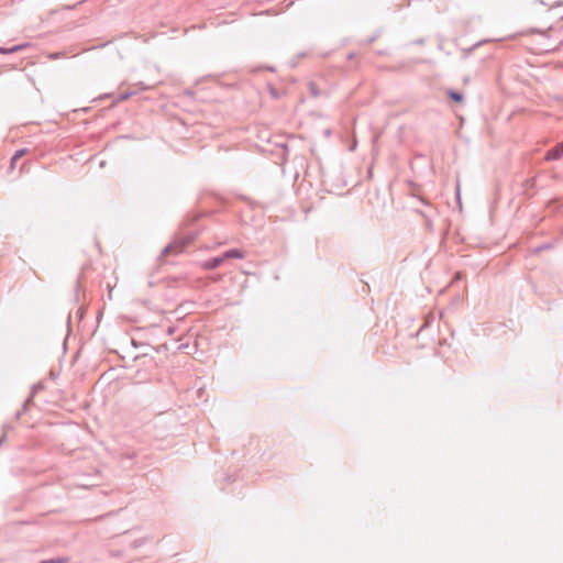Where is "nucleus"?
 Wrapping results in <instances>:
<instances>
[{
    "label": "nucleus",
    "mask_w": 563,
    "mask_h": 563,
    "mask_svg": "<svg viewBox=\"0 0 563 563\" xmlns=\"http://www.w3.org/2000/svg\"><path fill=\"white\" fill-rule=\"evenodd\" d=\"M322 190L328 194L342 196L349 186L345 178H316Z\"/></svg>",
    "instance_id": "obj_1"
},
{
    "label": "nucleus",
    "mask_w": 563,
    "mask_h": 563,
    "mask_svg": "<svg viewBox=\"0 0 563 563\" xmlns=\"http://www.w3.org/2000/svg\"><path fill=\"white\" fill-rule=\"evenodd\" d=\"M198 229L185 230L180 233L174 241L178 244V252H184V250L190 245L195 239L198 236Z\"/></svg>",
    "instance_id": "obj_2"
},
{
    "label": "nucleus",
    "mask_w": 563,
    "mask_h": 563,
    "mask_svg": "<svg viewBox=\"0 0 563 563\" xmlns=\"http://www.w3.org/2000/svg\"><path fill=\"white\" fill-rule=\"evenodd\" d=\"M536 178H520V181H512L511 188L515 195H528L530 196V190L534 187Z\"/></svg>",
    "instance_id": "obj_3"
},
{
    "label": "nucleus",
    "mask_w": 563,
    "mask_h": 563,
    "mask_svg": "<svg viewBox=\"0 0 563 563\" xmlns=\"http://www.w3.org/2000/svg\"><path fill=\"white\" fill-rule=\"evenodd\" d=\"M417 212L424 218L426 229L432 231L433 230L432 217L435 213L434 209L429 206V210H427V211L417 210Z\"/></svg>",
    "instance_id": "obj_4"
},
{
    "label": "nucleus",
    "mask_w": 563,
    "mask_h": 563,
    "mask_svg": "<svg viewBox=\"0 0 563 563\" xmlns=\"http://www.w3.org/2000/svg\"><path fill=\"white\" fill-rule=\"evenodd\" d=\"M223 262H224V260H223L222 255H220V256H216L208 261L202 262L201 267L210 271V269H214V268L219 267Z\"/></svg>",
    "instance_id": "obj_5"
},
{
    "label": "nucleus",
    "mask_w": 563,
    "mask_h": 563,
    "mask_svg": "<svg viewBox=\"0 0 563 563\" xmlns=\"http://www.w3.org/2000/svg\"><path fill=\"white\" fill-rule=\"evenodd\" d=\"M563 156V142L558 144L554 148L548 152L545 158L548 161L559 159Z\"/></svg>",
    "instance_id": "obj_6"
},
{
    "label": "nucleus",
    "mask_w": 563,
    "mask_h": 563,
    "mask_svg": "<svg viewBox=\"0 0 563 563\" xmlns=\"http://www.w3.org/2000/svg\"><path fill=\"white\" fill-rule=\"evenodd\" d=\"M223 260L229 258H244V252L240 249H231L222 254Z\"/></svg>",
    "instance_id": "obj_7"
},
{
    "label": "nucleus",
    "mask_w": 563,
    "mask_h": 563,
    "mask_svg": "<svg viewBox=\"0 0 563 563\" xmlns=\"http://www.w3.org/2000/svg\"><path fill=\"white\" fill-rule=\"evenodd\" d=\"M553 247H554V244L552 242H547V243H542V244H540L538 246H534V247L530 249L529 253L531 255H537V254H539V253H541L543 251H548V250H551Z\"/></svg>",
    "instance_id": "obj_8"
},
{
    "label": "nucleus",
    "mask_w": 563,
    "mask_h": 563,
    "mask_svg": "<svg viewBox=\"0 0 563 563\" xmlns=\"http://www.w3.org/2000/svg\"><path fill=\"white\" fill-rule=\"evenodd\" d=\"M180 252H178V244L175 243V241H173L172 243H169L168 245H166L162 253H161V256H167L169 254H179Z\"/></svg>",
    "instance_id": "obj_9"
},
{
    "label": "nucleus",
    "mask_w": 563,
    "mask_h": 563,
    "mask_svg": "<svg viewBox=\"0 0 563 563\" xmlns=\"http://www.w3.org/2000/svg\"><path fill=\"white\" fill-rule=\"evenodd\" d=\"M29 46V44H21V45H15L11 48H1L0 47V53L1 54H12V53H15V52H19L21 49H24Z\"/></svg>",
    "instance_id": "obj_10"
},
{
    "label": "nucleus",
    "mask_w": 563,
    "mask_h": 563,
    "mask_svg": "<svg viewBox=\"0 0 563 563\" xmlns=\"http://www.w3.org/2000/svg\"><path fill=\"white\" fill-rule=\"evenodd\" d=\"M148 541H151V538H148V537H142V538L135 539L131 543V548L132 549H137V548L143 547L144 544H146Z\"/></svg>",
    "instance_id": "obj_11"
},
{
    "label": "nucleus",
    "mask_w": 563,
    "mask_h": 563,
    "mask_svg": "<svg viewBox=\"0 0 563 563\" xmlns=\"http://www.w3.org/2000/svg\"><path fill=\"white\" fill-rule=\"evenodd\" d=\"M448 95L455 102H462L463 101V96L461 93L456 92V91H449Z\"/></svg>",
    "instance_id": "obj_12"
},
{
    "label": "nucleus",
    "mask_w": 563,
    "mask_h": 563,
    "mask_svg": "<svg viewBox=\"0 0 563 563\" xmlns=\"http://www.w3.org/2000/svg\"><path fill=\"white\" fill-rule=\"evenodd\" d=\"M68 561L67 558H56V559H47L41 561V563H66Z\"/></svg>",
    "instance_id": "obj_13"
},
{
    "label": "nucleus",
    "mask_w": 563,
    "mask_h": 563,
    "mask_svg": "<svg viewBox=\"0 0 563 563\" xmlns=\"http://www.w3.org/2000/svg\"><path fill=\"white\" fill-rule=\"evenodd\" d=\"M298 179H299L298 177H295V178H294V184H292V186H294V187H298V189H299V190L305 186V184H306V183H307V184H309V185L311 186V183H310V181H308V179H307V178H301V181H300V184H299V185L297 184Z\"/></svg>",
    "instance_id": "obj_14"
},
{
    "label": "nucleus",
    "mask_w": 563,
    "mask_h": 563,
    "mask_svg": "<svg viewBox=\"0 0 563 563\" xmlns=\"http://www.w3.org/2000/svg\"><path fill=\"white\" fill-rule=\"evenodd\" d=\"M33 398H34V396L30 395V396L25 399V401H24V404H23V406H22V411H27L29 407H30L31 405H33Z\"/></svg>",
    "instance_id": "obj_15"
},
{
    "label": "nucleus",
    "mask_w": 563,
    "mask_h": 563,
    "mask_svg": "<svg viewBox=\"0 0 563 563\" xmlns=\"http://www.w3.org/2000/svg\"><path fill=\"white\" fill-rule=\"evenodd\" d=\"M180 282H183V279L177 278V277H169V278H167V286L175 287Z\"/></svg>",
    "instance_id": "obj_16"
},
{
    "label": "nucleus",
    "mask_w": 563,
    "mask_h": 563,
    "mask_svg": "<svg viewBox=\"0 0 563 563\" xmlns=\"http://www.w3.org/2000/svg\"><path fill=\"white\" fill-rule=\"evenodd\" d=\"M44 388V385L42 383L34 384L31 388L32 396H35L38 390H42Z\"/></svg>",
    "instance_id": "obj_17"
},
{
    "label": "nucleus",
    "mask_w": 563,
    "mask_h": 563,
    "mask_svg": "<svg viewBox=\"0 0 563 563\" xmlns=\"http://www.w3.org/2000/svg\"><path fill=\"white\" fill-rule=\"evenodd\" d=\"M117 512H118V511H109V512H107V514H104V515H101V516L96 517L93 520H95V521H101V520H103V519H106V518H108V517H110V516H112V515H114V514H117Z\"/></svg>",
    "instance_id": "obj_18"
},
{
    "label": "nucleus",
    "mask_w": 563,
    "mask_h": 563,
    "mask_svg": "<svg viewBox=\"0 0 563 563\" xmlns=\"http://www.w3.org/2000/svg\"><path fill=\"white\" fill-rule=\"evenodd\" d=\"M197 220H198V217L192 218V219H189V220H186V221L184 222V230H185L187 227H189L191 223H194L195 221H197Z\"/></svg>",
    "instance_id": "obj_19"
},
{
    "label": "nucleus",
    "mask_w": 563,
    "mask_h": 563,
    "mask_svg": "<svg viewBox=\"0 0 563 563\" xmlns=\"http://www.w3.org/2000/svg\"><path fill=\"white\" fill-rule=\"evenodd\" d=\"M22 156V152H18L13 157H12V165L15 164V162Z\"/></svg>",
    "instance_id": "obj_20"
},
{
    "label": "nucleus",
    "mask_w": 563,
    "mask_h": 563,
    "mask_svg": "<svg viewBox=\"0 0 563 563\" xmlns=\"http://www.w3.org/2000/svg\"><path fill=\"white\" fill-rule=\"evenodd\" d=\"M175 331H176V328H175V327H168V328H167L166 333H167L168 335H173V334L175 333Z\"/></svg>",
    "instance_id": "obj_21"
},
{
    "label": "nucleus",
    "mask_w": 563,
    "mask_h": 563,
    "mask_svg": "<svg viewBox=\"0 0 563 563\" xmlns=\"http://www.w3.org/2000/svg\"><path fill=\"white\" fill-rule=\"evenodd\" d=\"M455 188H456V197H457V199H460V181H459V178H456V186H455Z\"/></svg>",
    "instance_id": "obj_22"
},
{
    "label": "nucleus",
    "mask_w": 563,
    "mask_h": 563,
    "mask_svg": "<svg viewBox=\"0 0 563 563\" xmlns=\"http://www.w3.org/2000/svg\"><path fill=\"white\" fill-rule=\"evenodd\" d=\"M24 412H25V411H22V409H21V410H18V411L15 412V419H20V417H21Z\"/></svg>",
    "instance_id": "obj_23"
},
{
    "label": "nucleus",
    "mask_w": 563,
    "mask_h": 563,
    "mask_svg": "<svg viewBox=\"0 0 563 563\" xmlns=\"http://www.w3.org/2000/svg\"><path fill=\"white\" fill-rule=\"evenodd\" d=\"M5 440H7V437H5V433H3V434L1 435V438H0V445H1L3 442H5Z\"/></svg>",
    "instance_id": "obj_24"
},
{
    "label": "nucleus",
    "mask_w": 563,
    "mask_h": 563,
    "mask_svg": "<svg viewBox=\"0 0 563 563\" xmlns=\"http://www.w3.org/2000/svg\"><path fill=\"white\" fill-rule=\"evenodd\" d=\"M187 346H188V344H184V343H181V344H179L178 350H184V349H185V347H187Z\"/></svg>",
    "instance_id": "obj_25"
},
{
    "label": "nucleus",
    "mask_w": 563,
    "mask_h": 563,
    "mask_svg": "<svg viewBox=\"0 0 563 563\" xmlns=\"http://www.w3.org/2000/svg\"><path fill=\"white\" fill-rule=\"evenodd\" d=\"M21 523H23V525H33V523H35V521H22Z\"/></svg>",
    "instance_id": "obj_26"
},
{
    "label": "nucleus",
    "mask_w": 563,
    "mask_h": 563,
    "mask_svg": "<svg viewBox=\"0 0 563 563\" xmlns=\"http://www.w3.org/2000/svg\"><path fill=\"white\" fill-rule=\"evenodd\" d=\"M427 325H428V321H426V322H424V324H423V325H421V328H420L419 332H420V331H422Z\"/></svg>",
    "instance_id": "obj_27"
},
{
    "label": "nucleus",
    "mask_w": 563,
    "mask_h": 563,
    "mask_svg": "<svg viewBox=\"0 0 563 563\" xmlns=\"http://www.w3.org/2000/svg\"><path fill=\"white\" fill-rule=\"evenodd\" d=\"M131 529L122 530L120 533H129Z\"/></svg>",
    "instance_id": "obj_28"
},
{
    "label": "nucleus",
    "mask_w": 563,
    "mask_h": 563,
    "mask_svg": "<svg viewBox=\"0 0 563 563\" xmlns=\"http://www.w3.org/2000/svg\"><path fill=\"white\" fill-rule=\"evenodd\" d=\"M408 184L409 186H413V181H411L410 179L408 180Z\"/></svg>",
    "instance_id": "obj_29"
}]
</instances>
